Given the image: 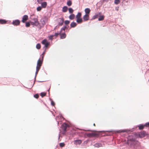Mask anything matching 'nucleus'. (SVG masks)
<instances>
[{
	"label": "nucleus",
	"instance_id": "obj_1",
	"mask_svg": "<svg viewBox=\"0 0 149 149\" xmlns=\"http://www.w3.org/2000/svg\"><path fill=\"white\" fill-rule=\"evenodd\" d=\"M132 131V130H129L128 129L121 130L117 131H94L91 133H85V134L88 137H92L100 136H104L111 135L112 134L113 132H115V133H120L123 132H129Z\"/></svg>",
	"mask_w": 149,
	"mask_h": 149
},
{
	"label": "nucleus",
	"instance_id": "obj_2",
	"mask_svg": "<svg viewBox=\"0 0 149 149\" xmlns=\"http://www.w3.org/2000/svg\"><path fill=\"white\" fill-rule=\"evenodd\" d=\"M69 127L70 126L68 124L65 123H63L61 126V129L60 130V134H65L66 132L69 130Z\"/></svg>",
	"mask_w": 149,
	"mask_h": 149
},
{
	"label": "nucleus",
	"instance_id": "obj_3",
	"mask_svg": "<svg viewBox=\"0 0 149 149\" xmlns=\"http://www.w3.org/2000/svg\"><path fill=\"white\" fill-rule=\"evenodd\" d=\"M42 61L40 60V58L38 60L37 63V66L36 68V71L35 73V79H36V75L38 73V72L40 68V67L42 64Z\"/></svg>",
	"mask_w": 149,
	"mask_h": 149
},
{
	"label": "nucleus",
	"instance_id": "obj_4",
	"mask_svg": "<svg viewBox=\"0 0 149 149\" xmlns=\"http://www.w3.org/2000/svg\"><path fill=\"white\" fill-rule=\"evenodd\" d=\"M42 43L44 45V48H47V47L49 45V42H48L47 40L46 39H45L43 40L42 42Z\"/></svg>",
	"mask_w": 149,
	"mask_h": 149
},
{
	"label": "nucleus",
	"instance_id": "obj_5",
	"mask_svg": "<svg viewBox=\"0 0 149 149\" xmlns=\"http://www.w3.org/2000/svg\"><path fill=\"white\" fill-rule=\"evenodd\" d=\"M57 21L58 26H61L64 22V19L63 18H59L57 19Z\"/></svg>",
	"mask_w": 149,
	"mask_h": 149
},
{
	"label": "nucleus",
	"instance_id": "obj_6",
	"mask_svg": "<svg viewBox=\"0 0 149 149\" xmlns=\"http://www.w3.org/2000/svg\"><path fill=\"white\" fill-rule=\"evenodd\" d=\"M144 126H149V122L146 123L144 125H139L138 126L139 129L140 130L143 129V128L144 127Z\"/></svg>",
	"mask_w": 149,
	"mask_h": 149
},
{
	"label": "nucleus",
	"instance_id": "obj_7",
	"mask_svg": "<svg viewBox=\"0 0 149 149\" xmlns=\"http://www.w3.org/2000/svg\"><path fill=\"white\" fill-rule=\"evenodd\" d=\"M33 20L34 21V22L32 23V25H35L36 26H38L39 24V23L37 19L36 18H35L33 19Z\"/></svg>",
	"mask_w": 149,
	"mask_h": 149
},
{
	"label": "nucleus",
	"instance_id": "obj_8",
	"mask_svg": "<svg viewBox=\"0 0 149 149\" xmlns=\"http://www.w3.org/2000/svg\"><path fill=\"white\" fill-rule=\"evenodd\" d=\"M19 21L18 19L15 20L13 21L12 22V24H13L16 26L19 25Z\"/></svg>",
	"mask_w": 149,
	"mask_h": 149
},
{
	"label": "nucleus",
	"instance_id": "obj_9",
	"mask_svg": "<svg viewBox=\"0 0 149 149\" xmlns=\"http://www.w3.org/2000/svg\"><path fill=\"white\" fill-rule=\"evenodd\" d=\"M84 21H86L89 19V16L88 14H86L83 17Z\"/></svg>",
	"mask_w": 149,
	"mask_h": 149
},
{
	"label": "nucleus",
	"instance_id": "obj_10",
	"mask_svg": "<svg viewBox=\"0 0 149 149\" xmlns=\"http://www.w3.org/2000/svg\"><path fill=\"white\" fill-rule=\"evenodd\" d=\"M28 19V16L27 15H24L23 17L22 20V22L23 23H24Z\"/></svg>",
	"mask_w": 149,
	"mask_h": 149
},
{
	"label": "nucleus",
	"instance_id": "obj_11",
	"mask_svg": "<svg viewBox=\"0 0 149 149\" xmlns=\"http://www.w3.org/2000/svg\"><path fill=\"white\" fill-rule=\"evenodd\" d=\"M81 142V140H74V143L76 145H80Z\"/></svg>",
	"mask_w": 149,
	"mask_h": 149
},
{
	"label": "nucleus",
	"instance_id": "obj_12",
	"mask_svg": "<svg viewBox=\"0 0 149 149\" xmlns=\"http://www.w3.org/2000/svg\"><path fill=\"white\" fill-rule=\"evenodd\" d=\"M101 14L100 13H98L95 14V15H94L92 17L93 19H95V18H97Z\"/></svg>",
	"mask_w": 149,
	"mask_h": 149
},
{
	"label": "nucleus",
	"instance_id": "obj_13",
	"mask_svg": "<svg viewBox=\"0 0 149 149\" xmlns=\"http://www.w3.org/2000/svg\"><path fill=\"white\" fill-rule=\"evenodd\" d=\"M77 25V24L76 23L73 22H72L70 24V26L72 28H74Z\"/></svg>",
	"mask_w": 149,
	"mask_h": 149
},
{
	"label": "nucleus",
	"instance_id": "obj_14",
	"mask_svg": "<svg viewBox=\"0 0 149 149\" xmlns=\"http://www.w3.org/2000/svg\"><path fill=\"white\" fill-rule=\"evenodd\" d=\"M41 4L42 7L45 8L47 5V3L46 2H44L42 3Z\"/></svg>",
	"mask_w": 149,
	"mask_h": 149
},
{
	"label": "nucleus",
	"instance_id": "obj_15",
	"mask_svg": "<svg viewBox=\"0 0 149 149\" xmlns=\"http://www.w3.org/2000/svg\"><path fill=\"white\" fill-rule=\"evenodd\" d=\"M84 11L86 13V14L89 15L91 10L89 8H86L85 9Z\"/></svg>",
	"mask_w": 149,
	"mask_h": 149
},
{
	"label": "nucleus",
	"instance_id": "obj_16",
	"mask_svg": "<svg viewBox=\"0 0 149 149\" xmlns=\"http://www.w3.org/2000/svg\"><path fill=\"white\" fill-rule=\"evenodd\" d=\"M75 17V15L74 14H72L69 16V18L70 19H73Z\"/></svg>",
	"mask_w": 149,
	"mask_h": 149
},
{
	"label": "nucleus",
	"instance_id": "obj_17",
	"mask_svg": "<svg viewBox=\"0 0 149 149\" xmlns=\"http://www.w3.org/2000/svg\"><path fill=\"white\" fill-rule=\"evenodd\" d=\"M77 22L78 23H81L82 22V20L81 18H79L78 19H77Z\"/></svg>",
	"mask_w": 149,
	"mask_h": 149
},
{
	"label": "nucleus",
	"instance_id": "obj_18",
	"mask_svg": "<svg viewBox=\"0 0 149 149\" xmlns=\"http://www.w3.org/2000/svg\"><path fill=\"white\" fill-rule=\"evenodd\" d=\"M68 8L67 6H64L63 8L62 11L64 12H65L67 11Z\"/></svg>",
	"mask_w": 149,
	"mask_h": 149
},
{
	"label": "nucleus",
	"instance_id": "obj_19",
	"mask_svg": "<svg viewBox=\"0 0 149 149\" xmlns=\"http://www.w3.org/2000/svg\"><path fill=\"white\" fill-rule=\"evenodd\" d=\"M66 35L65 33H63L61 35V39H64L66 37Z\"/></svg>",
	"mask_w": 149,
	"mask_h": 149
},
{
	"label": "nucleus",
	"instance_id": "obj_20",
	"mask_svg": "<svg viewBox=\"0 0 149 149\" xmlns=\"http://www.w3.org/2000/svg\"><path fill=\"white\" fill-rule=\"evenodd\" d=\"M81 16V13H78L76 15V18L77 19H78L80 18V17Z\"/></svg>",
	"mask_w": 149,
	"mask_h": 149
},
{
	"label": "nucleus",
	"instance_id": "obj_21",
	"mask_svg": "<svg viewBox=\"0 0 149 149\" xmlns=\"http://www.w3.org/2000/svg\"><path fill=\"white\" fill-rule=\"evenodd\" d=\"M6 21L3 19H0V24H4L6 23Z\"/></svg>",
	"mask_w": 149,
	"mask_h": 149
},
{
	"label": "nucleus",
	"instance_id": "obj_22",
	"mask_svg": "<svg viewBox=\"0 0 149 149\" xmlns=\"http://www.w3.org/2000/svg\"><path fill=\"white\" fill-rule=\"evenodd\" d=\"M104 17L103 15L100 16L98 18V20L99 21L102 20L104 19Z\"/></svg>",
	"mask_w": 149,
	"mask_h": 149
},
{
	"label": "nucleus",
	"instance_id": "obj_23",
	"mask_svg": "<svg viewBox=\"0 0 149 149\" xmlns=\"http://www.w3.org/2000/svg\"><path fill=\"white\" fill-rule=\"evenodd\" d=\"M72 2L71 1H68L67 3V4L69 6H70L72 5Z\"/></svg>",
	"mask_w": 149,
	"mask_h": 149
},
{
	"label": "nucleus",
	"instance_id": "obj_24",
	"mask_svg": "<svg viewBox=\"0 0 149 149\" xmlns=\"http://www.w3.org/2000/svg\"><path fill=\"white\" fill-rule=\"evenodd\" d=\"M41 47L39 43H38L36 45V48L38 49H40Z\"/></svg>",
	"mask_w": 149,
	"mask_h": 149
},
{
	"label": "nucleus",
	"instance_id": "obj_25",
	"mask_svg": "<svg viewBox=\"0 0 149 149\" xmlns=\"http://www.w3.org/2000/svg\"><path fill=\"white\" fill-rule=\"evenodd\" d=\"M120 2V0H115L114 1V3L116 4H118Z\"/></svg>",
	"mask_w": 149,
	"mask_h": 149
},
{
	"label": "nucleus",
	"instance_id": "obj_26",
	"mask_svg": "<svg viewBox=\"0 0 149 149\" xmlns=\"http://www.w3.org/2000/svg\"><path fill=\"white\" fill-rule=\"evenodd\" d=\"M69 12L70 13H72L73 11V10L71 8H70L69 9Z\"/></svg>",
	"mask_w": 149,
	"mask_h": 149
},
{
	"label": "nucleus",
	"instance_id": "obj_27",
	"mask_svg": "<svg viewBox=\"0 0 149 149\" xmlns=\"http://www.w3.org/2000/svg\"><path fill=\"white\" fill-rule=\"evenodd\" d=\"M46 94L45 93L42 92L40 93V95L42 97H43L46 95Z\"/></svg>",
	"mask_w": 149,
	"mask_h": 149
},
{
	"label": "nucleus",
	"instance_id": "obj_28",
	"mask_svg": "<svg viewBox=\"0 0 149 149\" xmlns=\"http://www.w3.org/2000/svg\"><path fill=\"white\" fill-rule=\"evenodd\" d=\"M66 28H67V26H64L63 27L61 28V30L60 31H61V32L62 30L65 31Z\"/></svg>",
	"mask_w": 149,
	"mask_h": 149
},
{
	"label": "nucleus",
	"instance_id": "obj_29",
	"mask_svg": "<svg viewBox=\"0 0 149 149\" xmlns=\"http://www.w3.org/2000/svg\"><path fill=\"white\" fill-rule=\"evenodd\" d=\"M59 145L61 147H63L64 146L65 144L63 143H60L59 144Z\"/></svg>",
	"mask_w": 149,
	"mask_h": 149
},
{
	"label": "nucleus",
	"instance_id": "obj_30",
	"mask_svg": "<svg viewBox=\"0 0 149 149\" xmlns=\"http://www.w3.org/2000/svg\"><path fill=\"white\" fill-rule=\"evenodd\" d=\"M61 31H60L58 33H56L54 34V36H57L58 35L61 34Z\"/></svg>",
	"mask_w": 149,
	"mask_h": 149
},
{
	"label": "nucleus",
	"instance_id": "obj_31",
	"mask_svg": "<svg viewBox=\"0 0 149 149\" xmlns=\"http://www.w3.org/2000/svg\"><path fill=\"white\" fill-rule=\"evenodd\" d=\"M42 9V7L38 6L37 8V10L38 11H40Z\"/></svg>",
	"mask_w": 149,
	"mask_h": 149
},
{
	"label": "nucleus",
	"instance_id": "obj_32",
	"mask_svg": "<svg viewBox=\"0 0 149 149\" xmlns=\"http://www.w3.org/2000/svg\"><path fill=\"white\" fill-rule=\"evenodd\" d=\"M70 22L69 20H66L65 21L64 23L65 24H69Z\"/></svg>",
	"mask_w": 149,
	"mask_h": 149
},
{
	"label": "nucleus",
	"instance_id": "obj_33",
	"mask_svg": "<svg viewBox=\"0 0 149 149\" xmlns=\"http://www.w3.org/2000/svg\"><path fill=\"white\" fill-rule=\"evenodd\" d=\"M95 146L96 147H99L101 146V144L99 143H96L95 144Z\"/></svg>",
	"mask_w": 149,
	"mask_h": 149
},
{
	"label": "nucleus",
	"instance_id": "obj_34",
	"mask_svg": "<svg viewBox=\"0 0 149 149\" xmlns=\"http://www.w3.org/2000/svg\"><path fill=\"white\" fill-rule=\"evenodd\" d=\"M30 24L29 22H26V26L27 27L29 26Z\"/></svg>",
	"mask_w": 149,
	"mask_h": 149
},
{
	"label": "nucleus",
	"instance_id": "obj_35",
	"mask_svg": "<svg viewBox=\"0 0 149 149\" xmlns=\"http://www.w3.org/2000/svg\"><path fill=\"white\" fill-rule=\"evenodd\" d=\"M34 97L36 98H38V97L39 95L38 94H37L34 95Z\"/></svg>",
	"mask_w": 149,
	"mask_h": 149
},
{
	"label": "nucleus",
	"instance_id": "obj_36",
	"mask_svg": "<svg viewBox=\"0 0 149 149\" xmlns=\"http://www.w3.org/2000/svg\"><path fill=\"white\" fill-rule=\"evenodd\" d=\"M41 21L42 22V24H45V22L43 20L41 19Z\"/></svg>",
	"mask_w": 149,
	"mask_h": 149
},
{
	"label": "nucleus",
	"instance_id": "obj_37",
	"mask_svg": "<svg viewBox=\"0 0 149 149\" xmlns=\"http://www.w3.org/2000/svg\"><path fill=\"white\" fill-rule=\"evenodd\" d=\"M51 104L53 106H54V105L55 104H54V102L53 101H51Z\"/></svg>",
	"mask_w": 149,
	"mask_h": 149
},
{
	"label": "nucleus",
	"instance_id": "obj_38",
	"mask_svg": "<svg viewBox=\"0 0 149 149\" xmlns=\"http://www.w3.org/2000/svg\"><path fill=\"white\" fill-rule=\"evenodd\" d=\"M46 49L45 48V51H44V52H43L42 55H44V54H45V51H46Z\"/></svg>",
	"mask_w": 149,
	"mask_h": 149
},
{
	"label": "nucleus",
	"instance_id": "obj_39",
	"mask_svg": "<svg viewBox=\"0 0 149 149\" xmlns=\"http://www.w3.org/2000/svg\"><path fill=\"white\" fill-rule=\"evenodd\" d=\"M53 37V36H50L49 37V39H52V38Z\"/></svg>",
	"mask_w": 149,
	"mask_h": 149
},
{
	"label": "nucleus",
	"instance_id": "obj_40",
	"mask_svg": "<svg viewBox=\"0 0 149 149\" xmlns=\"http://www.w3.org/2000/svg\"><path fill=\"white\" fill-rule=\"evenodd\" d=\"M141 133L142 134H143V135L142 134V135L143 136H144V135H145V132H142V133Z\"/></svg>",
	"mask_w": 149,
	"mask_h": 149
},
{
	"label": "nucleus",
	"instance_id": "obj_41",
	"mask_svg": "<svg viewBox=\"0 0 149 149\" xmlns=\"http://www.w3.org/2000/svg\"><path fill=\"white\" fill-rule=\"evenodd\" d=\"M42 0H38L37 1L39 3H40V1H41Z\"/></svg>",
	"mask_w": 149,
	"mask_h": 149
},
{
	"label": "nucleus",
	"instance_id": "obj_42",
	"mask_svg": "<svg viewBox=\"0 0 149 149\" xmlns=\"http://www.w3.org/2000/svg\"><path fill=\"white\" fill-rule=\"evenodd\" d=\"M128 140H133L132 139H128Z\"/></svg>",
	"mask_w": 149,
	"mask_h": 149
},
{
	"label": "nucleus",
	"instance_id": "obj_43",
	"mask_svg": "<svg viewBox=\"0 0 149 149\" xmlns=\"http://www.w3.org/2000/svg\"><path fill=\"white\" fill-rule=\"evenodd\" d=\"M43 58V56H42V58Z\"/></svg>",
	"mask_w": 149,
	"mask_h": 149
},
{
	"label": "nucleus",
	"instance_id": "obj_44",
	"mask_svg": "<svg viewBox=\"0 0 149 149\" xmlns=\"http://www.w3.org/2000/svg\"><path fill=\"white\" fill-rule=\"evenodd\" d=\"M93 125H94V126H95V123H94V124H93Z\"/></svg>",
	"mask_w": 149,
	"mask_h": 149
},
{
	"label": "nucleus",
	"instance_id": "obj_45",
	"mask_svg": "<svg viewBox=\"0 0 149 149\" xmlns=\"http://www.w3.org/2000/svg\"><path fill=\"white\" fill-rule=\"evenodd\" d=\"M87 131H90V130H87Z\"/></svg>",
	"mask_w": 149,
	"mask_h": 149
},
{
	"label": "nucleus",
	"instance_id": "obj_46",
	"mask_svg": "<svg viewBox=\"0 0 149 149\" xmlns=\"http://www.w3.org/2000/svg\"><path fill=\"white\" fill-rule=\"evenodd\" d=\"M130 141H132V140H129Z\"/></svg>",
	"mask_w": 149,
	"mask_h": 149
},
{
	"label": "nucleus",
	"instance_id": "obj_47",
	"mask_svg": "<svg viewBox=\"0 0 149 149\" xmlns=\"http://www.w3.org/2000/svg\"><path fill=\"white\" fill-rule=\"evenodd\" d=\"M117 10H118V9H116Z\"/></svg>",
	"mask_w": 149,
	"mask_h": 149
}]
</instances>
